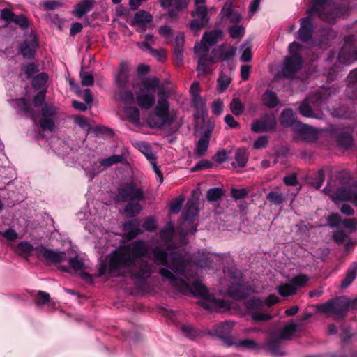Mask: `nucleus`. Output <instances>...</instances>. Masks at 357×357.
Here are the masks:
<instances>
[{
	"label": "nucleus",
	"instance_id": "nucleus-37",
	"mask_svg": "<svg viewBox=\"0 0 357 357\" xmlns=\"http://www.w3.org/2000/svg\"><path fill=\"white\" fill-rule=\"evenodd\" d=\"M15 250L19 255L28 258L33 251L35 252V248L28 242L22 241L16 246Z\"/></svg>",
	"mask_w": 357,
	"mask_h": 357
},
{
	"label": "nucleus",
	"instance_id": "nucleus-13",
	"mask_svg": "<svg viewBox=\"0 0 357 357\" xmlns=\"http://www.w3.org/2000/svg\"><path fill=\"white\" fill-rule=\"evenodd\" d=\"M309 278L305 275L294 277L289 282L278 286L276 289L282 296H288L296 294L299 287H303Z\"/></svg>",
	"mask_w": 357,
	"mask_h": 357
},
{
	"label": "nucleus",
	"instance_id": "nucleus-1",
	"mask_svg": "<svg viewBox=\"0 0 357 357\" xmlns=\"http://www.w3.org/2000/svg\"><path fill=\"white\" fill-rule=\"evenodd\" d=\"M154 264L162 265L160 274L169 280L171 286L183 294H193L202 298L201 305L207 310L222 312L229 309L227 301L216 299L210 294L206 287L199 280L192 269V265L176 252L167 253L159 247L152 249Z\"/></svg>",
	"mask_w": 357,
	"mask_h": 357
},
{
	"label": "nucleus",
	"instance_id": "nucleus-33",
	"mask_svg": "<svg viewBox=\"0 0 357 357\" xmlns=\"http://www.w3.org/2000/svg\"><path fill=\"white\" fill-rule=\"evenodd\" d=\"M197 214V204L193 200L188 201L184 210V218L185 222H192Z\"/></svg>",
	"mask_w": 357,
	"mask_h": 357
},
{
	"label": "nucleus",
	"instance_id": "nucleus-18",
	"mask_svg": "<svg viewBox=\"0 0 357 357\" xmlns=\"http://www.w3.org/2000/svg\"><path fill=\"white\" fill-rule=\"evenodd\" d=\"M275 117L273 114H266L261 119L255 121L251 129L254 132H267L275 130Z\"/></svg>",
	"mask_w": 357,
	"mask_h": 357
},
{
	"label": "nucleus",
	"instance_id": "nucleus-24",
	"mask_svg": "<svg viewBox=\"0 0 357 357\" xmlns=\"http://www.w3.org/2000/svg\"><path fill=\"white\" fill-rule=\"evenodd\" d=\"M346 96L349 99H357V68L351 71L348 76Z\"/></svg>",
	"mask_w": 357,
	"mask_h": 357
},
{
	"label": "nucleus",
	"instance_id": "nucleus-21",
	"mask_svg": "<svg viewBox=\"0 0 357 357\" xmlns=\"http://www.w3.org/2000/svg\"><path fill=\"white\" fill-rule=\"evenodd\" d=\"M137 102L139 106L143 109H150L155 102V94L145 89H139L136 95Z\"/></svg>",
	"mask_w": 357,
	"mask_h": 357
},
{
	"label": "nucleus",
	"instance_id": "nucleus-47",
	"mask_svg": "<svg viewBox=\"0 0 357 357\" xmlns=\"http://www.w3.org/2000/svg\"><path fill=\"white\" fill-rule=\"evenodd\" d=\"M123 155H113L100 160V163L104 167H108L113 165L121 163L123 161Z\"/></svg>",
	"mask_w": 357,
	"mask_h": 357
},
{
	"label": "nucleus",
	"instance_id": "nucleus-9",
	"mask_svg": "<svg viewBox=\"0 0 357 357\" xmlns=\"http://www.w3.org/2000/svg\"><path fill=\"white\" fill-rule=\"evenodd\" d=\"M297 325L293 322L287 324L282 330L278 334L275 331L271 333V340L266 344L268 350L273 356H282L284 352L279 347L280 341L288 340L291 339L292 335L296 331Z\"/></svg>",
	"mask_w": 357,
	"mask_h": 357
},
{
	"label": "nucleus",
	"instance_id": "nucleus-51",
	"mask_svg": "<svg viewBox=\"0 0 357 357\" xmlns=\"http://www.w3.org/2000/svg\"><path fill=\"white\" fill-rule=\"evenodd\" d=\"M192 15L195 19L206 20V23L209 22V17L208 15V10L206 6H197L195 10L192 13Z\"/></svg>",
	"mask_w": 357,
	"mask_h": 357
},
{
	"label": "nucleus",
	"instance_id": "nucleus-27",
	"mask_svg": "<svg viewBox=\"0 0 357 357\" xmlns=\"http://www.w3.org/2000/svg\"><path fill=\"white\" fill-rule=\"evenodd\" d=\"M140 224L137 220H132L123 224V230L128 239H132L139 234L142 231L139 228Z\"/></svg>",
	"mask_w": 357,
	"mask_h": 357
},
{
	"label": "nucleus",
	"instance_id": "nucleus-11",
	"mask_svg": "<svg viewBox=\"0 0 357 357\" xmlns=\"http://www.w3.org/2000/svg\"><path fill=\"white\" fill-rule=\"evenodd\" d=\"M195 53L198 56L197 70L199 75H206L212 73V66L216 62L213 56H208V50L204 46L194 47Z\"/></svg>",
	"mask_w": 357,
	"mask_h": 357
},
{
	"label": "nucleus",
	"instance_id": "nucleus-41",
	"mask_svg": "<svg viewBox=\"0 0 357 357\" xmlns=\"http://www.w3.org/2000/svg\"><path fill=\"white\" fill-rule=\"evenodd\" d=\"M174 233V225L172 222H168L160 232V237L162 241L169 243L172 241Z\"/></svg>",
	"mask_w": 357,
	"mask_h": 357
},
{
	"label": "nucleus",
	"instance_id": "nucleus-16",
	"mask_svg": "<svg viewBox=\"0 0 357 357\" xmlns=\"http://www.w3.org/2000/svg\"><path fill=\"white\" fill-rule=\"evenodd\" d=\"M293 131L296 133V139L312 142H314L318 138V132L317 130L301 122L294 126Z\"/></svg>",
	"mask_w": 357,
	"mask_h": 357
},
{
	"label": "nucleus",
	"instance_id": "nucleus-62",
	"mask_svg": "<svg viewBox=\"0 0 357 357\" xmlns=\"http://www.w3.org/2000/svg\"><path fill=\"white\" fill-rule=\"evenodd\" d=\"M51 298L49 294L38 291L36 295V304L37 305H45L50 302Z\"/></svg>",
	"mask_w": 357,
	"mask_h": 357
},
{
	"label": "nucleus",
	"instance_id": "nucleus-42",
	"mask_svg": "<svg viewBox=\"0 0 357 357\" xmlns=\"http://www.w3.org/2000/svg\"><path fill=\"white\" fill-rule=\"evenodd\" d=\"M59 109L52 104L45 103L41 108L42 116L54 119Z\"/></svg>",
	"mask_w": 357,
	"mask_h": 357
},
{
	"label": "nucleus",
	"instance_id": "nucleus-64",
	"mask_svg": "<svg viewBox=\"0 0 357 357\" xmlns=\"http://www.w3.org/2000/svg\"><path fill=\"white\" fill-rule=\"evenodd\" d=\"M23 29L28 28L29 23L28 19L23 15H15L13 22Z\"/></svg>",
	"mask_w": 357,
	"mask_h": 357
},
{
	"label": "nucleus",
	"instance_id": "nucleus-7",
	"mask_svg": "<svg viewBox=\"0 0 357 357\" xmlns=\"http://www.w3.org/2000/svg\"><path fill=\"white\" fill-rule=\"evenodd\" d=\"M115 200L117 202H141L145 200V195L141 185L133 181L126 182L117 188Z\"/></svg>",
	"mask_w": 357,
	"mask_h": 357
},
{
	"label": "nucleus",
	"instance_id": "nucleus-31",
	"mask_svg": "<svg viewBox=\"0 0 357 357\" xmlns=\"http://www.w3.org/2000/svg\"><path fill=\"white\" fill-rule=\"evenodd\" d=\"M192 106L195 109V117L198 119L202 117L206 112V100L201 96L192 98Z\"/></svg>",
	"mask_w": 357,
	"mask_h": 357
},
{
	"label": "nucleus",
	"instance_id": "nucleus-35",
	"mask_svg": "<svg viewBox=\"0 0 357 357\" xmlns=\"http://www.w3.org/2000/svg\"><path fill=\"white\" fill-rule=\"evenodd\" d=\"M357 276V263L354 262L347 271L345 278L342 280L341 283L342 288H347L351 282L356 279Z\"/></svg>",
	"mask_w": 357,
	"mask_h": 357
},
{
	"label": "nucleus",
	"instance_id": "nucleus-46",
	"mask_svg": "<svg viewBox=\"0 0 357 357\" xmlns=\"http://www.w3.org/2000/svg\"><path fill=\"white\" fill-rule=\"evenodd\" d=\"M235 160L239 167H245L248 160V153L245 149H239L236 151Z\"/></svg>",
	"mask_w": 357,
	"mask_h": 357
},
{
	"label": "nucleus",
	"instance_id": "nucleus-6",
	"mask_svg": "<svg viewBox=\"0 0 357 357\" xmlns=\"http://www.w3.org/2000/svg\"><path fill=\"white\" fill-rule=\"evenodd\" d=\"M309 15H317L320 19L328 22L335 20L338 10L332 0H313V4L307 10Z\"/></svg>",
	"mask_w": 357,
	"mask_h": 357
},
{
	"label": "nucleus",
	"instance_id": "nucleus-52",
	"mask_svg": "<svg viewBox=\"0 0 357 357\" xmlns=\"http://www.w3.org/2000/svg\"><path fill=\"white\" fill-rule=\"evenodd\" d=\"M224 195V191L220 188L209 189L206 192V197L209 202H215L220 199Z\"/></svg>",
	"mask_w": 357,
	"mask_h": 357
},
{
	"label": "nucleus",
	"instance_id": "nucleus-26",
	"mask_svg": "<svg viewBox=\"0 0 357 357\" xmlns=\"http://www.w3.org/2000/svg\"><path fill=\"white\" fill-rule=\"evenodd\" d=\"M95 3L94 0H81L79 3L75 5L73 14L81 18L93 9Z\"/></svg>",
	"mask_w": 357,
	"mask_h": 357
},
{
	"label": "nucleus",
	"instance_id": "nucleus-44",
	"mask_svg": "<svg viewBox=\"0 0 357 357\" xmlns=\"http://www.w3.org/2000/svg\"><path fill=\"white\" fill-rule=\"evenodd\" d=\"M337 142L342 147L349 149L353 145L354 139L349 133L342 132L338 135Z\"/></svg>",
	"mask_w": 357,
	"mask_h": 357
},
{
	"label": "nucleus",
	"instance_id": "nucleus-22",
	"mask_svg": "<svg viewBox=\"0 0 357 357\" xmlns=\"http://www.w3.org/2000/svg\"><path fill=\"white\" fill-rule=\"evenodd\" d=\"M234 324L235 323L234 321H226L217 324L215 327L214 333L228 344V342H231L230 335Z\"/></svg>",
	"mask_w": 357,
	"mask_h": 357
},
{
	"label": "nucleus",
	"instance_id": "nucleus-34",
	"mask_svg": "<svg viewBox=\"0 0 357 357\" xmlns=\"http://www.w3.org/2000/svg\"><path fill=\"white\" fill-rule=\"evenodd\" d=\"M261 100L264 105L268 108H274L279 104L277 94L271 90H266L262 95Z\"/></svg>",
	"mask_w": 357,
	"mask_h": 357
},
{
	"label": "nucleus",
	"instance_id": "nucleus-63",
	"mask_svg": "<svg viewBox=\"0 0 357 357\" xmlns=\"http://www.w3.org/2000/svg\"><path fill=\"white\" fill-rule=\"evenodd\" d=\"M327 222L331 227H337L342 224V218L339 214L333 213L328 216Z\"/></svg>",
	"mask_w": 357,
	"mask_h": 357
},
{
	"label": "nucleus",
	"instance_id": "nucleus-38",
	"mask_svg": "<svg viewBox=\"0 0 357 357\" xmlns=\"http://www.w3.org/2000/svg\"><path fill=\"white\" fill-rule=\"evenodd\" d=\"M208 144V135H202L197 144L195 153L199 157L203 156L207 151Z\"/></svg>",
	"mask_w": 357,
	"mask_h": 357
},
{
	"label": "nucleus",
	"instance_id": "nucleus-3",
	"mask_svg": "<svg viewBox=\"0 0 357 357\" xmlns=\"http://www.w3.org/2000/svg\"><path fill=\"white\" fill-rule=\"evenodd\" d=\"M169 92L164 89H159L157 105L146 120L149 127L160 128L164 126H170L176 120V110L169 109Z\"/></svg>",
	"mask_w": 357,
	"mask_h": 357
},
{
	"label": "nucleus",
	"instance_id": "nucleus-30",
	"mask_svg": "<svg viewBox=\"0 0 357 357\" xmlns=\"http://www.w3.org/2000/svg\"><path fill=\"white\" fill-rule=\"evenodd\" d=\"M37 47L36 38L30 40H25L20 46V53L26 58L31 59L34 56L35 50Z\"/></svg>",
	"mask_w": 357,
	"mask_h": 357
},
{
	"label": "nucleus",
	"instance_id": "nucleus-20",
	"mask_svg": "<svg viewBox=\"0 0 357 357\" xmlns=\"http://www.w3.org/2000/svg\"><path fill=\"white\" fill-rule=\"evenodd\" d=\"M222 38V31L221 29H216L204 33L200 43H197L195 47H201L204 46L209 52L210 47L215 45L219 40Z\"/></svg>",
	"mask_w": 357,
	"mask_h": 357
},
{
	"label": "nucleus",
	"instance_id": "nucleus-60",
	"mask_svg": "<svg viewBox=\"0 0 357 357\" xmlns=\"http://www.w3.org/2000/svg\"><path fill=\"white\" fill-rule=\"evenodd\" d=\"M228 345H235L238 347H244L246 349H255L257 347L256 343L250 339H245L236 342H228Z\"/></svg>",
	"mask_w": 357,
	"mask_h": 357
},
{
	"label": "nucleus",
	"instance_id": "nucleus-14",
	"mask_svg": "<svg viewBox=\"0 0 357 357\" xmlns=\"http://www.w3.org/2000/svg\"><path fill=\"white\" fill-rule=\"evenodd\" d=\"M337 59L340 63L344 65H349L357 59V47L353 36L347 38L344 46L339 52Z\"/></svg>",
	"mask_w": 357,
	"mask_h": 357
},
{
	"label": "nucleus",
	"instance_id": "nucleus-53",
	"mask_svg": "<svg viewBox=\"0 0 357 357\" xmlns=\"http://www.w3.org/2000/svg\"><path fill=\"white\" fill-rule=\"evenodd\" d=\"M124 112L127 117L134 123H138L139 121V111L137 107H126Z\"/></svg>",
	"mask_w": 357,
	"mask_h": 357
},
{
	"label": "nucleus",
	"instance_id": "nucleus-28",
	"mask_svg": "<svg viewBox=\"0 0 357 357\" xmlns=\"http://www.w3.org/2000/svg\"><path fill=\"white\" fill-rule=\"evenodd\" d=\"M152 21V16L144 10H140L135 14L132 26H137L143 31L146 29L147 24Z\"/></svg>",
	"mask_w": 357,
	"mask_h": 357
},
{
	"label": "nucleus",
	"instance_id": "nucleus-54",
	"mask_svg": "<svg viewBox=\"0 0 357 357\" xmlns=\"http://www.w3.org/2000/svg\"><path fill=\"white\" fill-rule=\"evenodd\" d=\"M213 257L212 255H207L203 256V257L199 258L197 260V264L198 266L204 268H213Z\"/></svg>",
	"mask_w": 357,
	"mask_h": 357
},
{
	"label": "nucleus",
	"instance_id": "nucleus-32",
	"mask_svg": "<svg viewBox=\"0 0 357 357\" xmlns=\"http://www.w3.org/2000/svg\"><path fill=\"white\" fill-rule=\"evenodd\" d=\"M134 146L146 156L149 161L156 159L155 154L149 143L143 141H137L134 143Z\"/></svg>",
	"mask_w": 357,
	"mask_h": 357
},
{
	"label": "nucleus",
	"instance_id": "nucleus-39",
	"mask_svg": "<svg viewBox=\"0 0 357 357\" xmlns=\"http://www.w3.org/2000/svg\"><path fill=\"white\" fill-rule=\"evenodd\" d=\"M172 8L168 10V15L173 18L176 17L177 13L188 6L189 0H172Z\"/></svg>",
	"mask_w": 357,
	"mask_h": 357
},
{
	"label": "nucleus",
	"instance_id": "nucleus-48",
	"mask_svg": "<svg viewBox=\"0 0 357 357\" xmlns=\"http://www.w3.org/2000/svg\"><path fill=\"white\" fill-rule=\"evenodd\" d=\"M266 199L272 204L280 205L284 202L285 197L282 193L276 191H271L266 195Z\"/></svg>",
	"mask_w": 357,
	"mask_h": 357
},
{
	"label": "nucleus",
	"instance_id": "nucleus-8",
	"mask_svg": "<svg viewBox=\"0 0 357 357\" xmlns=\"http://www.w3.org/2000/svg\"><path fill=\"white\" fill-rule=\"evenodd\" d=\"M228 276L231 280L227 292L229 296L236 298H245L252 290L243 283L241 272L234 267L228 270Z\"/></svg>",
	"mask_w": 357,
	"mask_h": 357
},
{
	"label": "nucleus",
	"instance_id": "nucleus-61",
	"mask_svg": "<svg viewBox=\"0 0 357 357\" xmlns=\"http://www.w3.org/2000/svg\"><path fill=\"white\" fill-rule=\"evenodd\" d=\"M142 227L146 231H153L157 228L158 223L154 217L149 216L144 220Z\"/></svg>",
	"mask_w": 357,
	"mask_h": 357
},
{
	"label": "nucleus",
	"instance_id": "nucleus-2",
	"mask_svg": "<svg viewBox=\"0 0 357 357\" xmlns=\"http://www.w3.org/2000/svg\"><path fill=\"white\" fill-rule=\"evenodd\" d=\"M149 250V243L142 240L119 247L107 256L97 276L108 272L111 276L130 278L137 285L143 286L154 271L153 264L144 259Z\"/></svg>",
	"mask_w": 357,
	"mask_h": 357
},
{
	"label": "nucleus",
	"instance_id": "nucleus-56",
	"mask_svg": "<svg viewBox=\"0 0 357 357\" xmlns=\"http://www.w3.org/2000/svg\"><path fill=\"white\" fill-rule=\"evenodd\" d=\"M230 36L234 39L242 38L245 34V28L240 25H234L229 29Z\"/></svg>",
	"mask_w": 357,
	"mask_h": 357
},
{
	"label": "nucleus",
	"instance_id": "nucleus-58",
	"mask_svg": "<svg viewBox=\"0 0 357 357\" xmlns=\"http://www.w3.org/2000/svg\"><path fill=\"white\" fill-rule=\"evenodd\" d=\"M243 52L241 56V61L248 62L252 59L251 45L250 42H245L243 46Z\"/></svg>",
	"mask_w": 357,
	"mask_h": 357
},
{
	"label": "nucleus",
	"instance_id": "nucleus-25",
	"mask_svg": "<svg viewBox=\"0 0 357 357\" xmlns=\"http://www.w3.org/2000/svg\"><path fill=\"white\" fill-rule=\"evenodd\" d=\"M129 66L126 62H121L119 72L116 76L115 81L117 86L124 89L129 79Z\"/></svg>",
	"mask_w": 357,
	"mask_h": 357
},
{
	"label": "nucleus",
	"instance_id": "nucleus-36",
	"mask_svg": "<svg viewBox=\"0 0 357 357\" xmlns=\"http://www.w3.org/2000/svg\"><path fill=\"white\" fill-rule=\"evenodd\" d=\"M130 202L126 205L123 209V213L127 217L132 218L137 216L142 209L139 202L129 201Z\"/></svg>",
	"mask_w": 357,
	"mask_h": 357
},
{
	"label": "nucleus",
	"instance_id": "nucleus-29",
	"mask_svg": "<svg viewBox=\"0 0 357 357\" xmlns=\"http://www.w3.org/2000/svg\"><path fill=\"white\" fill-rule=\"evenodd\" d=\"M16 105L20 112H24L25 115L36 121L38 115L35 112L28 100L25 98L17 99L16 100Z\"/></svg>",
	"mask_w": 357,
	"mask_h": 357
},
{
	"label": "nucleus",
	"instance_id": "nucleus-10",
	"mask_svg": "<svg viewBox=\"0 0 357 357\" xmlns=\"http://www.w3.org/2000/svg\"><path fill=\"white\" fill-rule=\"evenodd\" d=\"M301 45L297 42H292L289 46L291 55L286 58L282 70L283 75L291 78L295 73L301 68L302 59L299 54Z\"/></svg>",
	"mask_w": 357,
	"mask_h": 357
},
{
	"label": "nucleus",
	"instance_id": "nucleus-50",
	"mask_svg": "<svg viewBox=\"0 0 357 357\" xmlns=\"http://www.w3.org/2000/svg\"><path fill=\"white\" fill-rule=\"evenodd\" d=\"M184 41V35L182 33L178 34L175 38L174 52L179 60H182Z\"/></svg>",
	"mask_w": 357,
	"mask_h": 357
},
{
	"label": "nucleus",
	"instance_id": "nucleus-49",
	"mask_svg": "<svg viewBox=\"0 0 357 357\" xmlns=\"http://www.w3.org/2000/svg\"><path fill=\"white\" fill-rule=\"evenodd\" d=\"M159 86V79L154 77L146 79L143 81V86L140 89H145L146 91H151L155 94V90Z\"/></svg>",
	"mask_w": 357,
	"mask_h": 357
},
{
	"label": "nucleus",
	"instance_id": "nucleus-4",
	"mask_svg": "<svg viewBox=\"0 0 357 357\" xmlns=\"http://www.w3.org/2000/svg\"><path fill=\"white\" fill-rule=\"evenodd\" d=\"M349 305L350 301L346 296H339L325 303L317 305L316 308L320 313L340 319L347 315Z\"/></svg>",
	"mask_w": 357,
	"mask_h": 357
},
{
	"label": "nucleus",
	"instance_id": "nucleus-5",
	"mask_svg": "<svg viewBox=\"0 0 357 357\" xmlns=\"http://www.w3.org/2000/svg\"><path fill=\"white\" fill-rule=\"evenodd\" d=\"M329 88H321L313 96H310L306 100L303 101L299 107V112L301 115L308 118L321 119L323 118V113L321 112H314L308 102L312 104H321L328 99L333 93Z\"/></svg>",
	"mask_w": 357,
	"mask_h": 357
},
{
	"label": "nucleus",
	"instance_id": "nucleus-57",
	"mask_svg": "<svg viewBox=\"0 0 357 357\" xmlns=\"http://www.w3.org/2000/svg\"><path fill=\"white\" fill-rule=\"evenodd\" d=\"M39 124L43 130L52 131L54 128V120L43 116L39 121Z\"/></svg>",
	"mask_w": 357,
	"mask_h": 357
},
{
	"label": "nucleus",
	"instance_id": "nucleus-40",
	"mask_svg": "<svg viewBox=\"0 0 357 357\" xmlns=\"http://www.w3.org/2000/svg\"><path fill=\"white\" fill-rule=\"evenodd\" d=\"M353 191L354 190L351 188H341L335 192V195L332 197V198L333 200L350 202Z\"/></svg>",
	"mask_w": 357,
	"mask_h": 357
},
{
	"label": "nucleus",
	"instance_id": "nucleus-19",
	"mask_svg": "<svg viewBox=\"0 0 357 357\" xmlns=\"http://www.w3.org/2000/svg\"><path fill=\"white\" fill-rule=\"evenodd\" d=\"M314 26L310 16L301 19L300 29L298 31V38L302 42H307L312 38Z\"/></svg>",
	"mask_w": 357,
	"mask_h": 357
},
{
	"label": "nucleus",
	"instance_id": "nucleus-15",
	"mask_svg": "<svg viewBox=\"0 0 357 357\" xmlns=\"http://www.w3.org/2000/svg\"><path fill=\"white\" fill-rule=\"evenodd\" d=\"M35 255L38 259L52 264L60 263L66 257L64 252L49 249L42 245L35 248Z\"/></svg>",
	"mask_w": 357,
	"mask_h": 357
},
{
	"label": "nucleus",
	"instance_id": "nucleus-43",
	"mask_svg": "<svg viewBox=\"0 0 357 357\" xmlns=\"http://www.w3.org/2000/svg\"><path fill=\"white\" fill-rule=\"evenodd\" d=\"M229 109L235 116H240L245 110V105L239 98H234L229 104Z\"/></svg>",
	"mask_w": 357,
	"mask_h": 357
},
{
	"label": "nucleus",
	"instance_id": "nucleus-12",
	"mask_svg": "<svg viewBox=\"0 0 357 357\" xmlns=\"http://www.w3.org/2000/svg\"><path fill=\"white\" fill-rule=\"evenodd\" d=\"M264 303L259 298H251L245 301V306L252 319L255 321H266L271 319V316L265 312L261 311Z\"/></svg>",
	"mask_w": 357,
	"mask_h": 357
},
{
	"label": "nucleus",
	"instance_id": "nucleus-23",
	"mask_svg": "<svg viewBox=\"0 0 357 357\" xmlns=\"http://www.w3.org/2000/svg\"><path fill=\"white\" fill-rule=\"evenodd\" d=\"M279 121L281 126L291 127L293 130L294 126L300 123L296 121V113L291 109H284L280 116Z\"/></svg>",
	"mask_w": 357,
	"mask_h": 357
},
{
	"label": "nucleus",
	"instance_id": "nucleus-45",
	"mask_svg": "<svg viewBox=\"0 0 357 357\" xmlns=\"http://www.w3.org/2000/svg\"><path fill=\"white\" fill-rule=\"evenodd\" d=\"M48 75L45 73H41L33 77L32 85L36 90L41 89L47 83Z\"/></svg>",
	"mask_w": 357,
	"mask_h": 357
},
{
	"label": "nucleus",
	"instance_id": "nucleus-17",
	"mask_svg": "<svg viewBox=\"0 0 357 357\" xmlns=\"http://www.w3.org/2000/svg\"><path fill=\"white\" fill-rule=\"evenodd\" d=\"M236 51V47L227 43H223L214 49L212 53L216 62L218 61H229L234 57Z\"/></svg>",
	"mask_w": 357,
	"mask_h": 357
},
{
	"label": "nucleus",
	"instance_id": "nucleus-59",
	"mask_svg": "<svg viewBox=\"0 0 357 357\" xmlns=\"http://www.w3.org/2000/svg\"><path fill=\"white\" fill-rule=\"evenodd\" d=\"M80 77L82 81V84L86 86H91L93 85L94 79L93 76L91 73L85 72L84 70L80 71Z\"/></svg>",
	"mask_w": 357,
	"mask_h": 357
},
{
	"label": "nucleus",
	"instance_id": "nucleus-55",
	"mask_svg": "<svg viewBox=\"0 0 357 357\" xmlns=\"http://www.w3.org/2000/svg\"><path fill=\"white\" fill-rule=\"evenodd\" d=\"M208 23H206V20H197L194 19L190 23L189 27L192 31L195 33L197 34L200 32L202 28L206 26Z\"/></svg>",
	"mask_w": 357,
	"mask_h": 357
}]
</instances>
